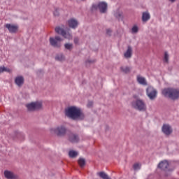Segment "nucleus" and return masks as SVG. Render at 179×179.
<instances>
[{
    "instance_id": "1a4fd4ad",
    "label": "nucleus",
    "mask_w": 179,
    "mask_h": 179,
    "mask_svg": "<svg viewBox=\"0 0 179 179\" xmlns=\"http://www.w3.org/2000/svg\"><path fill=\"white\" fill-rule=\"evenodd\" d=\"M146 94L150 100H155L157 97V90L153 87L150 86L146 90Z\"/></svg>"
},
{
    "instance_id": "4be33fe9",
    "label": "nucleus",
    "mask_w": 179,
    "mask_h": 179,
    "mask_svg": "<svg viewBox=\"0 0 179 179\" xmlns=\"http://www.w3.org/2000/svg\"><path fill=\"white\" fill-rule=\"evenodd\" d=\"M69 157H71V159H75L78 156V152L75 150H70L69 152Z\"/></svg>"
},
{
    "instance_id": "7c9ffc66",
    "label": "nucleus",
    "mask_w": 179,
    "mask_h": 179,
    "mask_svg": "<svg viewBox=\"0 0 179 179\" xmlns=\"http://www.w3.org/2000/svg\"><path fill=\"white\" fill-rule=\"evenodd\" d=\"M15 135L17 138H20V136H23V134L20 133V131H15Z\"/></svg>"
},
{
    "instance_id": "a878e982",
    "label": "nucleus",
    "mask_w": 179,
    "mask_h": 179,
    "mask_svg": "<svg viewBox=\"0 0 179 179\" xmlns=\"http://www.w3.org/2000/svg\"><path fill=\"white\" fill-rule=\"evenodd\" d=\"M55 59H56V61H64V55H62V54L57 55L55 57Z\"/></svg>"
},
{
    "instance_id": "473e14b6",
    "label": "nucleus",
    "mask_w": 179,
    "mask_h": 179,
    "mask_svg": "<svg viewBox=\"0 0 179 179\" xmlns=\"http://www.w3.org/2000/svg\"><path fill=\"white\" fill-rule=\"evenodd\" d=\"M54 15H55V16H59V13L58 12V10H56L54 12Z\"/></svg>"
},
{
    "instance_id": "c85d7f7f",
    "label": "nucleus",
    "mask_w": 179,
    "mask_h": 179,
    "mask_svg": "<svg viewBox=\"0 0 179 179\" xmlns=\"http://www.w3.org/2000/svg\"><path fill=\"white\" fill-rule=\"evenodd\" d=\"M138 27L136 26H134L131 29V33H138Z\"/></svg>"
},
{
    "instance_id": "7ed1b4c3",
    "label": "nucleus",
    "mask_w": 179,
    "mask_h": 179,
    "mask_svg": "<svg viewBox=\"0 0 179 179\" xmlns=\"http://www.w3.org/2000/svg\"><path fill=\"white\" fill-rule=\"evenodd\" d=\"M134 100H133L131 103V107L134 108V110H137V111H145L147 108L146 103L143 99L136 98V96H134Z\"/></svg>"
},
{
    "instance_id": "4c0bfd02",
    "label": "nucleus",
    "mask_w": 179,
    "mask_h": 179,
    "mask_svg": "<svg viewBox=\"0 0 179 179\" xmlns=\"http://www.w3.org/2000/svg\"><path fill=\"white\" fill-rule=\"evenodd\" d=\"M170 2H176V0H169Z\"/></svg>"
},
{
    "instance_id": "c9c22d12",
    "label": "nucleus",
    "mask_w": 179,
    "mask_h": 179,
    "mask_svg": "<svg viewBox=\"0 0 179 179\" xmlns=\"http://www.w3.org/2000/svg\"><path fill=\"white\" fill-rule=\"evenodd\" d=\"M92 106H93V102L92 101L88 102L87 107H92Z\"/></svg>"
},
{
    "instance_id": "6ab92c4d",
    "label": "nucleus",
    "mask_w": 179,
    "mask_h": 179,
    "mask_svg": "<svg viewBox=\"0 0 179 179\" xmlns=\"http://www.w3.org/2000/svg\"><path fill=\"white\" fill-rule=\"evenodd\" d=\"M150 19V14L149 12H144L142 15V20L143 22H148Z\"/></svg>"
},
{
    "instance_id": "f704fd0d",
    "label": "nucleus",
    "mask_w": 179,
    "mask_h": 179,
    "mask_svg": "<svg viewBox=\"0 0 179 179\" xmlns=\"http://www.w3.org/2000/svg\"><path fill=\"white\" fill-rule=\"evenodd\" d=\"M74 43H75V44H78V43H79V38H74Z\"/></svg>"
},
{
    "instance_id": "aec40b11",
    "label": "nucleus",
    "mask_w": 179,
    "mask_h": 179,
    "mask_svg": "<svg viewBox=\"0 0 179 179\" xmlns=\"http://www.w3.org/2000/svg\"><path fill=\"white\" fill-rule=\"evenodd\" d=\"M97 176H99L101 178H103V179H111V178H109L108 175H107L104 172H99L97 173Z\"/></svg>"
},
{
    "instance_id": "cd10ccee",
    "label": "nucleus",
    "mask_w": 179,
    "mask_h": 179,
    "mask_svg": "<svg viewBox=\"0 0 179 179\" xmlns=\"http://www.w3.org/2000/svg\"><path fill=\"white\" fill-rule=\"evenodd\" d=\"M134 170H140L141 169V165L139 164H134L133 166Z\"/></svg>"
},
{
    "instance_id": "bb28decb",
    "label": "nucleus",
    "mask_w": 179,
    "mask_h": 179,
    "mask_svg": "<svg viewBox=\"0 0 179 179\" xmlns=\"http://www.w3.org/2000/svg\"><path fill=\"white\" fill-rule=\"evenodd\" d=\"M164 62L166 63L169 62V53H167V52L164 53Z\"/></svg>"
},
{
    "instance_id": "4468645a",
    "label": "nucleus",
    "mask_w": 179,
    "mask_h": 179,
    "mask_svg": "<svg viewBox=\"0 0 179 179\" xmlns=\"http://www.w3.org/2000/svg\"><path fill=\"white\" fill-rule=\"evenodd\" d=\"M69 140L70 142H72V143H76L79 142V136L76 134H73V133H70L69 134Z\"/></svg>"
},
{
    "instance_id": "2eb2a0df",
    "label": "nucleus",
    "mask_w": 179,
    "mask_h": 179,
    "mask_svg": "<svg viewBox=\"0 0 179 179\" xmlns=\"http://www.w3.org/2000/svg\"><path fill=\"white\" fill-rule=\"evenodd\" d=\"M15 83L19 87L23 86V83H24V78L23 76H17L15 79Z\"/></svg>"
},
{
    "instance_id": "e433bc0d",
    "label": "nucleus",
    "mask_w": 179,
    "mask_h": 179,
    "mask_svg": "<svg viewBox=\"0 0 179 179\" xmlns=\"http://www.w3.org/2000/svg\"><path fill=\"white\" fill-rule=\"evenodd\" d=\"M4 72H10V69H9L6 67H4Z\"/></svg>"
},
{
    "instance_id": "f8f14e48",
    "label": "nucleus",
    "mask_w": 179,
    "mask_h": 179,
    "mask_svg": "<svg viewBox=\"0 0 179 179\" xmlns=\"http://www.w3.org/2000/svg\"><path fill=\"white\" fill-rule=\"evenodd\" d=\"M6 29L9 31L10 33H17V30H19V27L17 25L6 24Z\"/></svg>"
},
{
    "instance_id": "dca6fc26",
    "label": "nucleus",
    "mask_w": 179,
    "mask_h": 179,
    "mask_svg": "<svg viewBox=\"0 0 179 179\" xmlns=\"http://www.w3.org/2000/svg\"><path fill=\"white\" fill-rule=\"evenodd\" d=\"M68 24L69 26V27H71V29H76V27H78V20L72 18V19H70L69 21H68Z\"/></svg>"
},
{
    "instance_id": "6e6552de",
    "label": "nucleus",
    "mask_w": 179,
    "mask_h": 179,
    "mask_svg": "<svg viewBox=\"0 0 179 179\" xmlns=\"http://www.w3.org/2000/svg\"><path fill=\"white\" fill-rule=\"evenodd\" d=\"M27 108L28 111L41 110V108H43V103H41V102H32L27 105Z\"/></svg>"
},
{
    "instance_id": "412c9836",
    "label": "nucleus",
    "mask_w": 179,
    "mask_h": 179,
    "mask_svg": "<svg viewBox=\"0 0 179 179\" xmlns=\"http://www.w3.org/2000/svg\"><path fill=\"white\" fill-rule=\"evenodd\" d=\"M120 71L124 72V73H129V72H131V68L128 66H121Z\"/></svg>"
},
{
    "instance_id": "0eeeda50",
    "label": "nucleus",
    "mask_w": 179,
    "mask_h": 179,
    "mask_svg": "<svg viewBox=\"0 0 179 179\" xmlns=\"http://www.w3.org/2000/svg\"><path fill=\"white\" fill-rule=\"evenodd\" d=\"M62 38L61 36H55V37H50L49 39L50 44L52 45V47H54L55 48H60V47L62 45Z\"/></svg>"
},
{
    "instance_id": "20e7f679",
    "label": "nucleus",
    "mask_w": 179,
    "mask_h": 179,
    "mask_svg": "<svg viewBox=\"0 0 179 179\" xmlns=\"http://www.w3.org/2000/svg\"><path fill=\"white\" fill-rule=\"evenodd\" d=\"M55 30L57 34H60V36H62L64 38H67V40H72V34L70 33L69 31H66V30L64 29V27H56Z\"/></svg>"
},
{
    "instance_id": "9b49d317",
    "label": "nucleus",
    "mask_w": 179,
    "mask_h": 179,
    "mask_svg": "<svg viewBox=\"0 0 179 179\" xmlns=\"http://www.w3.org/2000/svg\"><path fill=\"white\" fill-rule=\"evenodd\" d=\"M4 176L7 179H19V176H17V174H15L13 172L10 171H5Z\"/></svg>"
},
{
    "instance_id": "ddd939ff",
    "label": "nucleus",
    "mask_w": 179,
    "mask_h": 179,
    "mask_svg": "<svg viewBox=\"0 0 179 179\" xmlns=\"http://www.w3.org/2000/svg\"><path fill=\"white\" fill-rule=\"evenodd\" d=\"M169 168V162L167 160L162 161L158 164V169H160L161 170H163L164 171H166L167 169Z\"/></svg>"
},
{
    "instance_id": "393cba45",
    "label": "nucleus",
    "mask_w": 179,
    "mask_h": 179,
    "mask_svg": "<svg viewBox=\"0 0 179 179\" xmlns=\"http://www.w3.org/2000/svg\"><path fill=\"white\" fill-rule=\"evenodd\" d=\"M64 47H65L66 50H69V51H71V50H72V48H73V45L72 43H66L64 45Z\"/></svg>"
},
{
    "instance_id": "2f4dec72",
    "label": "nucleus",
    "mask_w": 179,
    "mask_h": 179,
    "mask_svg": "<svg viewBox=\"0 0 179 179\" xmlns=\"http://www.w3.org/2000/svg\"><path fill=\"white\" fill-rule=\"evenodd\" d=\"M5 72V66H0V73Z\"/></svg>"
},
{
    "instance_id": "f3484780",
    "label": "nucleus",
    "mask_w": 179,
    "mask_h": 179,
    "mask_svg": "<svg viewBox=\"0 0 179 179\" xmlns=\"http://www.w3.org/2000/svg\"><path fill=\"white\" fill-rule=\"evenodd\" d=\"M124 57L127 58V59L132 57V48L131 46L127 47V51L124 53Z\"/></svg>"
},
{
    "instance_id": "c756f323",
    "label": "nucleus",
    "mask_w": 179,
    "mask_h": 179,
    "mask_svg": "<svg viewBox=\"0 0 179 179\" xmlns=\"http://www.w3.org/2000/svg\"><path fill=\"white\" fill-rule=\"evenodd\" d=\"M94 62H96V60L93 59H88L86 61V64L89 65V64H94Z\"/></svg>"
},
{
    "instance_id": "72a5a7b5",
    "label": "nucleus",
    "mask_w": 179,
    "mask_h": 179,
    "mask_svg": "<svg viewBox=\"0 0 179 179\" xmlns=\"http://www.w3.org/2000/svg\"><path fill=\"white\" fill-rule=\"evenodd\" d=\"M106 33H107V34H108V36H111V33H112L111 29H107Z\"/></svg>"
},
{
    "instance_id": "f03ea898",
    "label": "nucleus",
    "mask_w": 179,
    "mask_h": 179,
    "mask_svg": "<svg viewBox=\"0 0 179 179\" xmlns=\"http://www.w3.org/2000/svg\"><path fill=\"white\" fill-rule=\"evenodd\" d=\"M162 94L164 97H168L171 100H178L179 89L177 88H166L162 90Z\"/></svg>"
},
{
    "instance_id": "39448f33",
    "label": "nucleus",
    "mask_w": 179,
    "mask_h": 179,
    "mask_svg": "<svg viewBox=\"0 0 179 179\" xmlns=\"http://www.w3.org/2000/svg\"><path fill=\"white\" fill-rule=\"evenodd\" d=\"M108 4L104 1L99 2L98 4L92 5V10H97L99 9L101 13H107Z\"/></svg>"
},
{
    "instance_id": "f257e3e1",
    "label": "nucleus",
    "mask_w": 179,
    "mask_h": 179,
    "mask_svg": "<svg viewBox=\"0 0 179 179\" xmlns=\"http://www.w3.org/2000/svg\"><path fill=\"white\" fill-rule=\"evenodd\" d=\"M65 114L66 117L71 118V120H85V113L76 106H71L66 109Z\"/></svg>"
},
{
    "instance_id": "5701e85b",
    "label": "nucleus",
    "mask_w": 179,
    "mask_h": 179,
    "mask_svg": "<svg viewBox=\"0 0 179 179\" xmlns=\"http://www.w3.org/2000/svg\"><path fill=\"white\" fill-rule=\"evenodd\" d=\"M114 16L117 17V19H121V17H122V13L120 12V10H117L114 12Z\"/></svg>"
},
{
    "instance_id": "423d86ee",
    "label": "nucleus",
    "mask_w": 179,
    "mask_h": 179,
    "mask_svg": "<svg viewBox=\"0 0 179 179\" xmlns=\"http://www.w3.org/2000/svg\"><path fill=\"white\" fill-rule=\"evenodd\" d=\"M51 134H55V135H57V136H65L66 134V128L65 126H59L56 128H52L50 129Z\"/></svg>"
},
{
    "instance_id": "a211bd4d",
    "label": "nucleus",
    "mask_w": 179,
    "mask_h": 179,
    "mask_svg": "<svg viewBox=\"0 0 179 179\" xmlns=\"http://www.w3.org/2000/svg\"><path fill=\"white\" fill-rule=\"evenodd\" d=\"M137 82L142 85L143 86H148V82H146V78L141 76H137Z\"/></svg>"
},
{
    "instance_id": "b1692460",
    "label": "nucleus",
    "mask_w": 179,
    "mask_h": 179,
    "mask_svg": "<svg viewBox=\"0 0 179 179\" xmlns=\"http://www.w3.org/2000/svg\"><path fill=\"white\" fill-rule=\"evenodd\" d=\"M78 164L80 167H83L84 166H86V159L83 158H80L78 159Z\"/></svg>"
},
{
    "instance_id": "9d476101",
    "label": "nucleus",
    "mask_w": 179,
    "mask_h": 179,
    "mask_svg": "<svg viewBox=\"0 0 179 179\" xmlns=\"http://www.w3.org/2000/svg\"><path fill=\"white\" fill-rule=\"evenodd\" d=\"M162 131L166 136H170L173 134V127L170 124H164L162 127Z\"/></svg>"
}]
</instances>
